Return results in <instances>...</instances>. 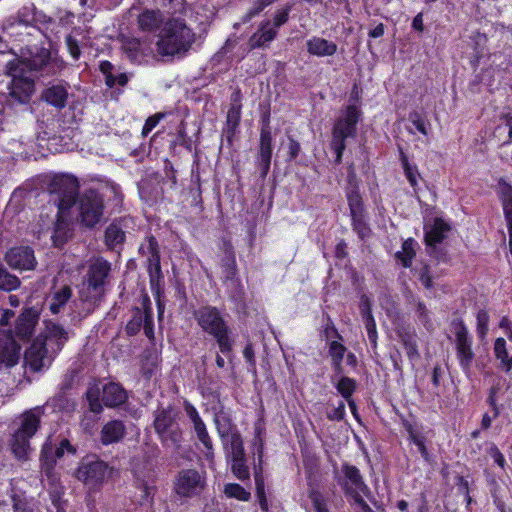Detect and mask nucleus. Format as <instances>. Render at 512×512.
I'll return each mask as SVG.
<instances>
[{"label":"nucleus","mask_w":512,"mask_h":512,"mask_svg":"<svg viewBox=\"0 0 512 512\" xmlns=\"http://www.w3.org/2000/svg\"><path fill=\"white\" fill-rule=\"evenodd\" d=\"M71 334L72 332L65 329L62 325L52 321L49 322L47 324L46 340L48 345H50L51 351L48 349L45 341L36 339L25 351V364L34 372L49 367L54 357L63 349Z\"/></svg>","instance_id":"f257e3e1"},{"label":"nucleus","mask_w":512,"mask_h":512,"mask_svg":"<svg viewBox=\"0 0 512 512\" xmlns=\"http://www.w3.org/2000/svg\"><path fill=\"white\" fill-rule=\"evenodd\" d=\"M111 263L102 257L90 261L79 290V299L83 303L84 315H88L103 300L109 283Z\"/></svg>","instance_id":"f03ea898"},{"label":"nucleus","mask_w":512,"mask_h":512,"mask_svg":"<svg viewBox=\"0 0 512 512\" xmlns=\"http://www.w3.org/2000/svg\"><path fill=\"white\" fill-rule=\"evenodd\" d=\"M21 58H15L11 62H19L23 71L34 78H51L58 75L66 66L65 61L57 50L43 45H30L25 48Z\"/></svg>","instance_id":"7ed1b4c3"},{"label":"nucleus","mask_w":512,"mask_h":512,"mask_svg":"<svg viewBox=\"0 0 512 512\" xmlns=\"http://www.w3.org/2000/svg\"><path fill=\"white\" fill-rule=\"evenodd\" d=\"M196 34L183 19L171 18L165 22L156 43L162 56L184 57L195 42Z\"/></svg>","instance_id":"20e7f679"},{"label":"nucleus","mask_w":512,"mask_h":512,"mask_svg":"<svg viewBox=\"0 0 512 512\" xmlns=\"http://www.w3.org/2000/svg\"><path fill=\"white\" fill-rule=\"evenodd\" d=\"M193 315L202 331L216 341L220 352L228 355L233 349L234 339L224 314L215 306L204 305Z\"/></svg>","instance_id":"39448f33"},{"label":"nucleus","mask_w":512,"mask_h":512,"mask_svg":"<svg viewBox=\"0 0 512 512\" xmlns=\"http://www.w3.org/2000/svg\"><path fill=\"white\" fill-rule=\"evenodd\" d=\"M153 427L163 447L175 451L181 448L183 432L178 423V413L175 409L168 406L155 410Z\"/></svg>","instance_id":"423d86ee"},{"label":"nucleus","mask_w":512,"mask_h":512,"mask_svg":"<svg viewBox=\"0 0 512 512\" xmlns=\"http://www.w3.org/2000/svg\"><path fill=\"white\" fill-rule=\"evenodd\" d=\"M43 414L42 407H35L26 411L21 417V423L11 439V449L18 459H26L31 451L30 439L40 427V418Z\"/></svg>","instance_id":"0eeeda50"},{"label":"nucleus","mask_w":512,"mask_h":512,"mask_svg":"<svg viewBox=\"0 0 512 512\" xmlns=\"http://www.w3.org/2000/svg\"><path fill=\"white\" fill-rule=\"evenodd\" d=\"M113 467L96 455H86L75 471V477L91 490H99L111 477Z\"/></svg>","instance_id":"6e6552de"},{"label":"nucleus","mask_w":512,"mask_h":512,"mask_svg":"<svg viewBox=\"0 0 512 512\" xmlns=\"http://www.w3.org/2000/svg\"><path fill=\"white\" fill-rule=\"evenodd\" d=\"M78 209V219L80 223L87 227L93 228L99 224L104 216V196L96 189H86L81 192L76 203Z\"/></svg>","instance_id":"1a4fd4ad"},{"label":"nucleus","mask_w":512,"mask_h":512,"mask_svg":"<svg viewBox=\"0 0 512 512\" xmlns=\"http://www.w3.org/2000/svg\"><path fill=\"white\" fill-rule=\"evenodd\" d=\"M51 201L58 207V214L68 211L75 203L78 195L79 183L72 175H57L49 184Z\"/></svg>","instance_id":"9d476101"},{"label":"nucleus","mask_w":512,"mask_h":512,"mask_svg":"<svg viewBox=\"0 0 512 512\" xmlns=\"http://www.w3.org/2000/svg\"><path fill=\"white\" fill-rule=\"evenodd\" d=\"M361 118V111L355 105L346 108L345 116L336 120L332 129V150H345L346 139L356 136L357 124Z\"/></svg>","instance_id":"9b49d317"},{"label":"nucleus","mask_w":512,"mask_h":512,"mask_svg":"<svg viewBox=\"0 0 512 512\" xmlns=\"http://www.w3.org/2000/svg\"><path fill=\"white\" fill-rule=\"evenodd\" d=\"M7 74L12 77L9 85V95L13 102L27 104L34 92V80L27 76L19 62H7Z\"/></svg>","instance_id":"f8f14e48"},{"label":"nucleus","mask_w":512,"mask_h":512,"mask_svg":"<svg viewBox=\"0 0 512 512\" xmlns=\"http://www.w3.org/2000/svg\"><path fill=\"white\" fill-rule=\"evenodd\" d=\"M207 487V474L205 470L195 468L181 469L174 480V491L184 498L200 496Z\"/></svg>","instance_id":"ddd939ff"},{"label":"nucleus","mask_w":512,"mask_h":512,"mask_svg":"<svg viewBox=\"0 0 512 512\" xmlns=\"http://www.w3.org/2000/svg\"><path fill=\"white\" fill-rule=\"evenodd\" d=\"M452 328L455 334L456 357L459 365L466 375L471 372L475 353L472 350V337L469 335L467 327L462 319L452 321Z\"/></svg>","instance_id":"4468645a"},{"label":"nucleus","mask_w":512,"mask_h":512,"mask_svg":"<svg viewBox=\"0 0 512 512\" xmlns=\"http://www.w3.org/2000/svg\"><path fill=\"white\" fill-rule=\"evenodd\" d=\"M264 432V428L257 424L255 426V435L253 439V448L254 454L257 456L258 463L254 465V479H255V487H256V495L259 501L260 508L267 512L268 511V501L265 494V483L263 477V455H264V439L262 434Z\"/></svg>","instance_id":"2eb2a0df"},{"label":"nucleus","mask_w":512,"mask_h":512,"mask_svg":"<svg viewBox=\"0 0 512 512\" xmlns=\"http://www.w3.org/2000/svg\"><path fill=\"white\" fill-rule=\"evenodd\" d=\"M450 229V225L438 217L433 220L432 224H425L424 240L430 255L440 258L442 250L437 245L444 241Z\"/></svg>","instance_id":"dca6fc26"},{"label":"nucleus","mask_w":512,"mask_h":512,"mask_svg":"<svg viewBox=\"0 0 512 512\" xmlns=\"http://www.w3.org/2000/svg\"><path fill=\"white\" fill-rule=\"evenodd\" d=\"M231 457V471L233 475L242 482L249 481L250 470L239 434H233L231 437Z\"/></svg>","instance_id":"f3484780"},{"label":"nucleus","mask_w":512,"mask_h":512,"mask_svg":"<svg viewBox=\"0 0 512 512\" xmlns=\"http://www.w3.org/2000/svg\"><path fill=\"white\" fill-rule=\"evenodd\" d=\"M21 346L16 342L11 329L0 332V370L16 365L21 356Z\"/></svg>","instance_id":"a211bd4d"},{"label":"nucleus","mask_w":512,"mask_h":512,"mask_svg":"<svg viewBox=\"0 0 512 512\" xmlns=\"http://www.w3.org/2000/svg\"><path fill=\"white\" fill-rule=\"evenodd\" d=\"M7 264L16 270H33L37 265L34 250L28 246H19L10 249L6 255Z\"/></svg>","instance_id":"6ab92c4d"},{"label":"nucleus","mask_w":512,"mask_h":512,"mask_svg":"<svg viewBox=\"0 0 512 512\" xmlns=\"http://www.w3.org/2000/svg\"><path fill=\"white\" fill-rule=\"evenodd\" d=\"M39 311L34 307L25 308L15 323V336L20 340H29L39 320Z\"/></svg>","instance_id":"aec40b11"},{"label":"nucleus","mask_w":512,"mask_h":512,"mask_svg":"<svg viewBox=\"0 0 512 512\" xmlns=\"http://www.w3.org/2000/svg\"><path fill=\"white\" fill-rule=\"evenodd\" d=\"M277 31L272 28L271 20L266 19L260 22L257 30L250 36L248 40L249 50L266 49L271 42L277 37Z\"/></svg>","instance_id":"412c9836"},{"label":"nucleus","mask_w":512,"mask_h":512,"mask_svg":"<svg viewBox=\"0 0 512 512\" xmlns=\"http://www.w3.org/2000/svg\"><path fill=\"white\" fill-rule=\"evenodd\" d=\"M128 393L120 383L109 382L102 388V401L109 408L127 411Z\"/></svg>","instance_id":"4be33fe9"},{"label":"nucleus","mask_w":512,"mask_h":512,"mask_svg":"<svg viewBox=\"0 0 512 512\" xmlns=\"http://www.w3.org/2000/svg\"><path fill=\"white\" fill-rule=\"evenodd\" d=\"M41 99L57 109H63L67 104L68 85L58 83L48 86L42 91Z\"/></svg>","instance_id":"5701e85b"},{"label":"nucleus","mask_w":512,"mask_h":512,"mask_svg":"<svg viewBox=\"0 0 512 512\" xmlns=\"http://www.w3.org/2000/svg\"><path fill=\"white\" fill-rule=\"evenodd\" d=\"M224 254L221 258V280L223 284L239 279L235 253L230 244L224 245Z\"/></svg>","instance_id":"b1692460"},{"label":"nucleus","mask_w":512,"mask_h":512,"mask_svg":"<svg viewBox=\"0 0 512 512\" xmlns=\"http://www.w3.org/2000/svg\"><path fill=\"white\" fill-rule=\"evenodd\" d=\"M152 314L150 307V300L148 297H145L142 302V308L136 307L133 309V315L131 320L126 325V333L129 336L136 335L147 319Z\"/></svg>","instance_id":"393cba45"},{"label":"nucleus","mask_w":512,"mask_h":512,"mask_svg":"<svg viewBox=\"0 0 512 512\" xmlns=\"http://www.w3.org/2000/svg\"><path fill=\"white\" fill-rule=\"evenodd\" d=\"M126 434V427L121 420H111L101 429L100 439L102 444L109 445L120 442Z\"/></svg>","instance_id":"a878e982"},{"label":"nucleus","mask_w":512,"mask_h":512,"mask_svg":"<svg viewBox=\"0 0 512 512\" xmlns=\"http://www.w3.org/2000/svg\"><path fill=\"white\" fill-rule=\"evenodd\" d=\"M138 252L146 259V266H155V264L161 263L160 246L157 239L152 235L146 237L140 244Z\"/></svg>","instance_id":"bb28decb"},{"label":"nucleus","mask_w":512,"mask_h":512,"mask_svg":"<svg viewBox=\"0 0 512 512\" xmlns=\"http://www.w3.org/2000/svg\"><path fill=\"white\" fill-rule=\"evenodd\" d=\"M126 239V232L120 223L112 222L105 230L104 242L109 250L118 251Z\"/></svg>","instance_id":"cd10ccee"},{"label":"nucleus","mask_w":512,"mask_h":512,"mask_svg":"<svg viewBox=\"0 0 512 512\" xmlns=\"http://www.w3.org/2000/svg\"><path fill=\"white\" fill-rule=\"evenodd\" d=\"M72 295L73 291L71 287L67 285L53 291L48 300L50 312L54 315H57L63 311Z\"/></svg>","instance_id":"c85d7f7f"},{"label":"nucleus","mask_w":512,"mask_h":512,"mask_svg":"<svg viewBox=\"0 0 512 512\" xmlns=\"http://www.w3.org/2000/svg\"><path fill=\"white\" fill-rule=\"evenodd\" d=\"M163 20V15L159 9H145L138 16V26L142 31L153 32L160 28Z\"/></svg>","instance_id":"c756f323"},{"label":"nucleus","mask_w":512,"mask_h":512,"mask_svg":"<svg viewBox=\"0 0 512 512\" xmlns=\"http://www.w3.org/2000/svg\"><path fill=\"white\" fill-rule=\"evenodd\" d=\"M342 472L345 476V481L340 482V485L342 487L344 483H348V488H355L357 490H360L364 494H367L369 492V488L364 483L360 471L356 466L349 465L346 463L342 466Z\"/></svg>","instance_id":"7c9ffc66"},{"label":"nucleus","mask_w":512,"mask_h":512,"mask_svg":"<svg viewBox=\"0 0 512 512\" xmlns=\"http://www.w3.org/2000/svg\"><path fill=\"white\" fill-rule=\"evenodd\" d=\"M307 50L310 54L319 57L331 56L336 53L337 45L326 39L314 37L307 41Z\"/></svg>","instance_id":"2f4dec72"},{"label":"nucleus","mask_w":512,"mask_h":512,"mask_svg":"<svg viewBox=\"0 0 512 512\" xmlns=\"http://www.w3.org/2000/svg\"><path fill=\"white\" fill-rule=\"evenodd\" d=\"M192 428L196 435V438L205 448V458L208 461H211L214 458V448L206 424L204 423L203 420H201L200 422L194 423L192 425Z\"/></svg>","instance_id":"473e14b6"},{"label":"nucleus","mask_w":512,"mask_h":512,"mask_svg":"<svg viewBox=\"0 0 512 512\" xmlns=\"http://www.w3.org/2000/svg\"><path fill=\"white\" fill-rule=\"evenodd\" d=\"M41 468L42 473L47 477L51 478L55 476L54 474V466L56 464L57 458L54 453V445L50 442H46L41 451Z\"/></svg>","instance_id":"72a5a7b5"},{"label":"nucleus","mask_w":512,"mask_h":512,"mask_svg":"<svg viewBox=\"0 0 512 512\" xmlns=\"http://www.w3.org/2000/svg\"><path fill=\"white\" fill-rule=\"evenodd\" d=\"M72 234L73 233L68 221L59 216L54 225L53 233L51 236L53 244L56 247H61L68 241L69 238L72 237Z\"/></svg>","instance_id":"f704fd0d"},{"label":"nucleus","mask_w":512,"mask_h":512,"mask_svg":"<svg viewBox=\"0 0 512 512\" xmlns=\"http://www.w3.org/2000/svg\"><path fill=\"white\" fill-rule=\"evenodd\" d=\"M50 481V488L48 490L49 497L52 503V510L54 512L65 511L64 501L62 500V496L64 494L63 487L60 485L59 480L56 476H52L48 478Z\"/></svg>","instance_id":"c9c22d12"},{"label":"nucleus","mask_w":512,"mask_h":512,"mask_svg":"<svg viewBox=\"0 0 512 512\" xmlns=\"http://www.w3.org/2000/svg\"><path fill=\"white\" fill-rule=\"evenodd\" d=\"M149 275L150 287L155 296L159 297L164 286V275L161 270V263L155 266H146Z\"/></svg>","instance_id":"e433bc0d"},{"label":"nucleus","mask_w":512,"mask_h":512,"mask_svg":"<svg viewBox=\"0 0 512 512\" xmlns=\"http://www.w3.org/2000/svg\"><path fill=\"white\" fill-rule=\"evenodd\" d=\"M226 287L229 298L237 305L243 306L245 303V289L240 279L223 284Z\"/></svg>","instance_id":"4c0bfd02"},{"label":"nucleus","mask_w":512,"mask_h":512,"mask_svg":"<svg viewBox=\"0 0 512 512\" xmlns=\"http://www.w3.org/2000/svg\"><path fill=\"white\" fill-rule=\"evenodd\" d=\"M48 405H51L54 411H72L75 408V403L66 395V392L63 388L55 394L48 402Z\"/></svg>","instance_id":"58836bf2"},{"label":"nucleus","mask_w":512,"mask_h":512,"mask_svg":"<svg viewBox=\"0 0 512 512\" xmlns=\"http://www.w3.org/2000/svg\"><path fill=\"white\" fill-rule=\"evenodd\" d=\"M21 285L20 279L10 273L8 269L0 263V290L10 292L16 290Z\"/></svg>","instance_id":"ea45409f"},{"label":"nucleus","mask_w":512,"mask_h":512,"mask_svg":"<svg viewBox=\"0 0 512 512\" xmlns=\"http://www.w3.org/2000/svg\"><path fill=\"white\" fill-rule=\"evenodd\" d=\"M399 150V160L404 169V173L406 178L408 179L410 185L415 188L417 186V177L419 176L417 166L411 165L409 163L408 157L403 151L401 146H398Z\"/></svg>","instance_id":"a19ab883"},{"label":"nucleus","mask_w":512,"mask_h":512,"mask_svg":"<svg viewBox=\"0 0 512 512\" xmlns=\"http://www.w3.org/2000/svg\"><path fill=\"white\" fill-rule=\"evenodd\" d=\"M101 389L97 386H90L86 391V399L89 404V410L94 414H100L103 411V405L101 401Z\"/></svg>","instance_id":"79ce46f5"},{"label":"nucleus","mask_w":512,"mask_h":512,"mask_svg":"<svg viewBox=\"0 0 512 512\" xmlns=\"http://www.w3.org/2000/svg\"><path fill=\"white\" fill-rule=\"evenodd\" d=\"M494 353L501 361L503 368L508 372L512 369V357H509L504 338H497L494 343Z\"/></svg>","instance_id":"37998d69"},{"label":"nucleus","mask_w":512,"mask_h":512,"mask_svg":"<svg viewBox=\"0 0 512 512\" xmlns=\"http://www.w3.org/2000/svg\"><path fill=\"white\" fill-rule=\"evenodd\" d=\"M223 493L227 498H234L239 501H248L251 498L250 491L246 490L244 487L237 483L225 484Z\"/></svg>","instance_id":"c03bdc74"},{"label":"nucleus","mask_w":512,"mask_h":512,"mask_svg":"<svg viewBox=\"0 0 512 512\" xmlns=\"http://www.w3.org/2000/svg\"><path fill=\"white\" fill-rule=\"evenodd\" d=\"M139 195L146 203H153L160 195V191L151 181H142L138 185Z\"/></svg>","instance_id":"a18cd8bd"},{"label":"nucleus","mask_w":512,"mask_h":512,"mask_svg":"<svg viewBox=\"0 0 512 512\" xmlns=\"http://www.w3.org/2000/svg\"><path fill=\"white\" fill-rule=\"evenodd\" d=\"M414 240L407 239L402 244V251L396 253V258L399 259L405 268H408L412 264V259L415 256L414 251Z\"/></svg>","instance_id":"49530a36"},{"label":"nucleus","mask_w":512,"mask_h":512,"mask_svg":"<svg viewBox=\"0 0 512 512\" xmlns=\"http://www.w3.org/2000/svg\"><path fill=\"white\" fill-rule=\"evenodd\" d=\"M122 48L131 61H138L144 54L142 44L136 38L126 40Z\"/></svg>","instance_id":"de8ad7c7"},{"label":"nucleus","mask_w":512,"mask_h":512,"mask_svg":"<svg viewBox=\"0 0 512 512\" xmlns=\"http://www.w3.org/2000/svg\"><path fill=\"white\" fill-rule=\"evenodd\" d=\"M502 205L509 232V242L512 245V188L504 192Z\"/></svg>","instance_id":"09e8293b"},{"label":"nucleus","mask_w":512,"mask_h":512,"mask_svg":"<svg viewBox=\"0 0 512 512\" xmlns=\"http://www.w3.org/2000/svg\"><path fill=\"white\" fill-rule=\"evenodd\" d=\"M352 218V227L354 232L357 233L360 239L364 240L368 238L372 231L369 227L368 223L366 222L364 213L359 214V216H351Z\"/></svg>","instance_id":"8fccbe9b"},{"label":"nucleus","mask_w":512,"mask_h":512,"mask_svg":"<svg viewBox=\"0 0 512 512\" xmlns=\"http://www.w3.org/2000/svg\"><path fill=\"white\" fill-rule=\"evenodd\" d=\"M401 341L406 351V355L410 361H415L420 358L415 336L409 333H405L404 335L401 336Z\"/></svg>","instance_id":"3c124183"},{"label":"nucleus","mask_w":512,"mask_h":512,"mask_svg":"<svg viewBox=\"0 0 512 512\" xmlns=\"http://www.w3.org/2000/svg\"><path fill=\"white\" fill-rule=\"evenodd\" d=\"M214 423L217 432L222 439L229 436L232 429V422L227 414L217 413L214 418Z\"/></svg>","instance_id":"603ef678"},{"label":"nucleus","mask_w":512,"mask_h":512,"mask_svg":"<svg viewBox=\"0 0 512 512\" xmlns=\"http://www.w3.org/2000/svg\"><path fill=\"white\" fill-rule=\"evenodd\" d=\"M293 8V4L287 3L283 7L278 8L273 15V19L271 20L272 28H275L278 32V29L286 24L289 20V14Z\"/></svg>","instance_id":"864d4df0"},{"label":"nucleus","mask_w":512,"mask_h":512,"mask_svg":"<svg viewBox=\"0 0 512 512\" xmlns=\"http://www.w3.org/2000/svg\"><path fill=\"white\" fill-rule=\"evenodd\" d=\"M357 387V383L354 379L347 376L340 377L336 384L337 391L341 394L344 399L352 397Z\"/></svg>","instance_id":"5fc2aeb1"},{"label":"nucleus","mask_w":512,"mask_h":512,"mask_svg":"<svg viewBox=\"0 0 512 512\" xmlns=\"http://www.w3.org/2000/svg\"><path fill=\"white\" fill-rule=\"evenodd\" d=\"M157 7L168 9L169 13L172 14H183L185 13V0H152Z\"/></svg>","instance_id":"6e6d98bb"},{"label":"nucleus","mask_w":512,"mask_h":512,"mask_svg":"<svg viewBox=\"0 0 512 512\" xmlns=\"http://www.w3.org/2000/svg\"><path fill=\"white\" fill-rule=\"evenodd\" d=\"M277 0H254L251 8L243 15L242 22L247 23L255 16L259 15L266 7L272 5Z\"/></svg>","instance_id":"4d7b16f0"},{"label":"nucleus","mask_w":512,"mask_h":512,"mask_svg":"<svg viewBox=\"0 0 512 512\" xmlns=\"http://www.w3.org/2000/svg\"><path fill=\"white\" fill-rule=\"evenodd\" d=\"M347 200L351 216H359V214L364 213L362 197L357 190L348 192Z\"/></svg>","instance_id":"13d9d810"},{"label":"nucleus","mask_w":512,"mask_h":512,"mask_svg":"<svg viewBox=\"0 0 512 512\" xmlns=\"http://www.w3.org/2000/svg\"><path fill=\"white\" fill-rule=\"evenodd\" d=\"M258 156L272 157V131L260 130V144Z\"/></svg>","instance_id":"bf43d9fd"},{"label":"nucleus","mask_w":512,"mask_h":512,"mask_svg":"<svg viewBox=\"0 0 512 512\" xmlns=\"http://www.w3.org/2000/svg\"><path fill=\"white\" fill-rule=\"evenodd\" d=\"M134 476L137 487L142 491V499L149 501L152 500L155 487L145 480L136 470H134Z\"/></svg>","instance_id":"052dcab7"},{"label":"nucleus","mask_w":512,"mask_h":512,"mask_svg":"<svg viewBox=\"0 0 512 512\" xmlns=\"http://www.w3.org/2000/svg\"><path fill=\"white\" fill-rule=\"evenodd\" d=\"M322 323H323L322 336L326 340H329L332 337L342 340V336L339 334L338 330L336 329L329 314H323Z\"/></svg>","instance_id":"680f3d73"},{"label":"nucleus","mask_w":512,"mask_h":512,"mask_svg":"<svg viewBox=\"0 0 512 512\" xmlns=\"http://www.w3.org/2000/svg\"><path fill=\"white\" fill-rule=\"evenodd\" d=\"M35 6L31 4L30 6H24L18 11V22L19 24H23L24 26H32L35 21Z\"/></svg>","instance_id":"e2e57ef3"},{"label":"nucleus","mask_w":512,"mask_h":512,"mask_svg":"<svg viewBox=\"0 0 512 512\" xmlns=\"http://www.w3.org/2000/svg\"><path fill=\"white\" fill-rule=\"evenodd\" d=\"M310 499L316 512H329L322 493L317 489H310L308 492Z\"/></svg>","instance_id":"0e129e2a"},{"label":"nucleus","mask_w":512,"mask_h":512,"mask_svg":"<svg viewBox=\"0 0 512 512\" xmlns=\"http://www.w3.org/2000/svg\"><path fill=\"white\" fill-rule=\"evenodd\" d=\"M409 121L413 126L423 135H428L430 124L426 119L418 112H412L409 115Z\"/></svg>","instance_id":"69168bd1"},{"label":"nucleus","mask_w":512,"mask_h":512,"mask_svg":"<svg viewBox=\"0 0 512 512\" xmlns=\"http://www.w3.org/2000/svg\"><path fill=\"white\" fill-rule=\"evenodd\" d=\"M347 348L339 343L338 341H331L329 343V356L331 358V362L343 361Z\"/></svg>","instance_id":"338daca9"},{"label":"nucleus","mask_w":512,"mask_h":512,"mask_svg":"<svg viewBox=\"0 0 512 512\" xmlns=\"http://www.w3.org/2000/svg\"><path fill=\"white\" fill-rule=\"evenodd\" d=\"M241 105L232 104L227 112V125L234 130L240 123Z\"/></svg>","instance_id":"774afa93"}]
</instances>
